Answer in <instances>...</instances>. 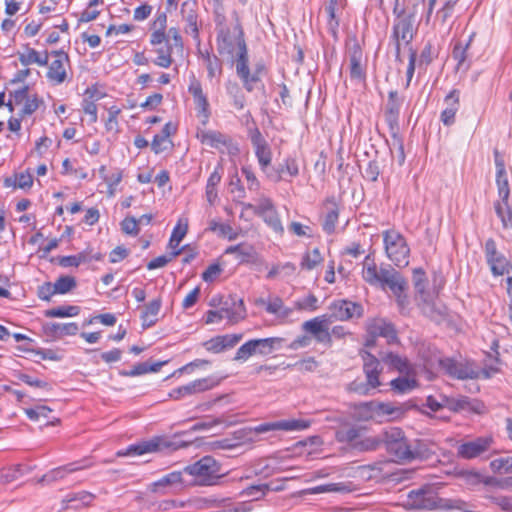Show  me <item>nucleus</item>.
I'll return each mask as SVG.
<instances>
[{
    "label": "nucleus",
    "mask_w": 512,
    "mask_h": 512,
    "mask_svg": "<svg viewBox=\"0 0 512 512\" xmlns=\"http://www.w3.org/2000/svg\"><path fill=\"white\" fill-rule=\"evenodd\" d=\"M234 22L231 27H223L216 36L217 52L227 56L236 63L248 53L244 30L237 12H233Z\"/></svg>",
    "instance_id": "obj_1"
},
{
    "label": "nucleus",
    "mask_w": 512,
    "mask_h": 512,
    "mask_svg": "<svg viewBox=\"0 0 512 512\" xmlns=\"http://www.w3.org/2000/svg\"><path fill=\"white\" fill-rule=\"evenodd\" d=\"M362 278L371 286H379L382 289L399 290V282L404 278L391 265L378 267L371 255H367L363 262Z\"/></svg>",
    "instance_id": "obj_2"
},
{
    "label": "nucleus",
    "mask_w": 512,
    "mask_h": 512,
    "mask_svg": "<svg viewBox=\"0 0 512 512\" xmlns=\"http://www.w3.org/2000/svg\"><path fill=\"white\" fill-rule=\"evenodd\" d=\"M384 445L396 462H411L420 457L421 451L405 437L397 427L384 431Z\"/></svg>",
    "instance_id": "obj_3"
},
{
    "label": "nucleus",
    "mask_w": 512,
    "mask_h": 512,
    "mask_svg": "<svg viewBox=\"0 0 512 512\" xmlns=\"http://www.w3.org/2000/svg\"><path fill=\"white\" fill-rule=\"evenodd\" d=\"M184 472L193 477L197 486H211L221 478V465L212 456H204L184 468Z\"/></svg>",
    "instance_id": "obj_4"
},
{
    "label": "nucleus",
    "mask_w": 512,
    "mask_h": 512,
    "mask_svg": "<svg viewBox=\"0 0 512 512\" xmlns=\"http://www.w3.org/2000/svg\"><path fill=\"white\" fill-rule=\"evenodd\" d=\"M383 242L388 259L397 267L408 266L410 258V247L406 238L395 229H388L383 232Z\"/></svg>",
    "instance_id": "obj_5"
},
{
    "label": "nucleus",
    "mask_w": 512,
    "mask_h": 512,
    "mask_svg": "<svg viewBox=\"0 0 512 512\" xmlns=\"http://www.w3.org/2000/svg\"><path fill=\"white\" fill-rule=\"evenodd\" d=\"M246 210H252L255 215L261 217L265 224L269 226L275 233L282 235L284 227L282 225L278 211L271 198L260 196L256 204L242 203Z\"/></svg>",
    "instance_id": "obj_6"
},
{
    "label": "nucleus",
    "mask_w": 512,
    "mask_h": 512,
    "mask_svg": "<svg viewBox=\"0 0 512 512\" xmlns=\"http://www.w3.org/2000/svg\"><path fill=\"white\" fill-rule=\"evenodd\" d=\"M494 444V438L490 435L476 437L463 441L456 447V455L460 459L472 460L480 457L489 458L488 452Z\"/></svg>",
    "instance_id": "obj_7"
},
{
    "label": "nucleus",
    "mask_w": 512,
    "mask_h": 512,
    "mask_svg": "<svg viewBox=\"0 0 512 512\" xmlns=\"http://www.w3.org/2000/svg\"><path fill=\"white\" fill-rule=\"evenodd\" d=\"M176 445L169 440L166 436H154L148 440L138 442L136 444L128 446L125 450L117 452V456H139L146 453H154L163 451L166 449L175 450Z\"/></svg>",
    "instance_id": "obj_8"
},
{
    "label": "nucleus",
    "mask_w": 512,
    "mask_h": 512,
    "mask_svg": "<svg viewBox=\"0 0 512 512\" xmlns=\"http://www.w3.org/2000/svg\"><path fill=\"white\" fill-rule=\"evenodd\" d=\"M196 137L203 145L217 149L222 153L227 151L229 154L235 155L239 151L233 138L218 130L198 129Z\"/></svg>",
    "instance_id": "obj_9"
},
{
    "label": "nucleus",
    "mask_w": 512,
    "mask_h": 512,
    "mask_svg": "<svg viewBox=\"0 0 512 512\" xmlns=\"http://www.w3.org/2000/svg\"><path fill=\"white\" fill-rule=\"evenodd\" d=\"M349 77L350 80L362 87L367 84V63L364 60L363 50L357 41L348 48Z\"/></svg>",
    "instance_id": "obj_10"
},
{
    "label": "nucleus",
    "mask_w": 512,
    "mask_h": 512,
    "mask_svg": "<svg viewBox=\"0 0 512 512\" xmlns=\"http://www.w3.org/2000/svg\"><path fill=\"white\" fill-rule=\"evenodd\" d=\"M414 17L394 19L391 40L395 45V59L402 62L401 45H408L414 37Z\"/></svg>",
    "instance_id": "obj_11"
},
{
    "label": "nucleus",
    "mask_w": 512,
    "mask_h": 512,
    "mask_svg": "<svg viewBox=\"0 0 512 512\" xmlns=\"http://www.w3.org/2000/svg\"><path fill=\"white\" fill-rule=\"evenodd\" d=\"M236 74L242 82L243 88L251 93L255 89V85L261 82V76L265 72V65L257 63L254 67L253 72L249 68V56L248 53L241 59H236Z\"/></svg>",
    "instance_id": "obj_12"
},
{
    "label": "nucleus",
    "mask_w": 512,
    "mask_h": 512,
    "mask_svg": "<svg viewBox=\"0 0 512 512\" xmlns=\"http://www.w3.org/2000/svg\"><path fill=\"white\" fill-rule=\"evenodd\" d=\"M330 313L327 314L331 322L348 321L363 316V306L350 300L340 299L333 301L329 306Z\"/></svg>",
    "instance_id": "obj_13"
},
{
    "label": "nucleus",
    "mask_w": 512,
    "mask_h": 512,
    "mask_svg": "<svg viewBox=\"0 0 512 512\" xmlns=\"http://www.w3.org/2000/svg\"><path fill=\"white\" fill-rule=\"evenodd\" d=\"M249 138L254 148L255 156L258 160L261 171L266 175L271 169L272 151L257 127L249 130Z\"/></svg>",
    "instance_id": "obj_14"
},
{
    "label": "nucleus",
    "mask_w": 512,
    "mask_h": 512,
    "mask_svg": "<svg viewBox=\"0 0 512 512\" xmlns=\"http://www.w3.org/2000/svg\"><path fill=\"white\" fill-rule=\"evenodd\" d=\"M439 366L446 374L460 380L476 379L480 374V371L474 367L472 362H457L449 357L439 359Z\"/></svg>",
    "instance_id": "obj_15"
},
{
    "label": "nucleus",
    "mask_w": 512,
    "mask_h": 512,
    "mask_svg": "<svg viewBox=\"0 0 512 512\" xmlns=\"http://www.w3.org/2000/svg\"><path fill=\"white\" fill-rule=\"evenodd\" d=\"M246 317V308L242 299L233 302L231 307H222L219 310H209L206 314V323L211 324L227 319L236 324Z\"/></svg>",
    "instance_id": "obj_16"
},
{
    "label": "nucleus",
    "mask_w": 512,
    "mask_h": 512,
    "mask_svg": "<svg viewBox=\"0 0 512 512\" xmlns=\"http://www.w3.org/2000/svg\"><path fill=\"white\" fill-rule=\"evenodd\" d=\"M484 252L487 264L494 276H502L509 272L508 269L511 267V264L506 257L498 251L493 238L486 240Z\"/></svg>",
    "instance_id": "obj_17"
},
{
    "label": "nucleus",
    "mask_w": 512,
    "mask_h": 512,
    "mask_svg": "<svg viewBox=\"0 0 512 512\" xmlns=\"http://www.w3.org/2000/svg\"><path fill=\"white\" fill-rule=\"evenodd\" d=\"M49 55L55 59L49 64L47 79L54 85H60L67 79V67L70 66V59L63 50H54Z\"/></svg>",
    "instance_id": "obj_18"
},
{
    "label": "nucleus",
    "mask_w": 512,
    "mask_h": 512,
    "mask_svg": "<svg viewBox=\"0 0 512 512\" xmlns=\"http://www.w3.org/2000/svg\"><path fill=\"white\" fill-rule=\"evenodd\" d=\"M311 422L305 419H284L275 422L261 423L251 430L256 434L268 433L271 431H301L309 428Z\"/></svg>",
    "instance_id": "obj_19"
},
{
    "label": "nucleus",
    "mask_w": 512,
    "mask_h": 512,
    "mask_svg": "<svg viewBox=\"0 0 512 512\" xmlns=\"http://www.w3.org/2000/svg\"><path fill=\"white\" fill-rule=\"evenodd\" d=\"M92 466L88 459L68 463L48 471L46 474L38 478L37 483L42 485H50L54 482L64 479L68 474L74 473Z\"/></svg>",
    "instance_id": "obj_20"
},
{
    "label": "nucleus",
    "mask_w": 512,
    "mask_h": 512,
    "mask_svg": "<svg viewBox=\"0 0 512 512\" xmlns=\"http://www.w3.org/2000/svg\"><path fill=\"white\" fill-rule=\"evenodd\" d=\"M188 92L193 97L198 114L204 117L203 124H206L210 117V105L200 80L194 74L189 78Z\"/></svg>",
    "instance_id": "obj_21"
},
{
    "label": "nucleus",
    "mask_w": 512,
    "mask_h": 512,
    "mask_svg": "<svg viewBox=\"0 0 512 512\" xmlns=\"http://www.w3.org/2000/svg\"><path fill=\"white\" fill-rule=\"evenodd\" d=\"M181 16L182 20L185 22V33L191 35L192 38L199 43L200 37L196 1L186 0L183 2L181 5Z\"/></svg>",
    "instance_id": "obj_22"
},
{
    "label": "nucleus",
    "mask_w": 512,
    "mask_h": 512,
    "mask_svg": "<svg viewBox=\"0 0 512 512\" xmlns=\"http://www.w3.org/2000/svg\"><path fill=\"white\" fill-rule=\"evenodd\" d=\"M298 175L299 165L297 159L293 156H287L277 167H271L266 177L268 180L278 183L282 180H287L286 176L295 178Z\"/></svg>",
    "instance_id": "obj_23"
},
{
    "label": "nucleus",
    "mask_w": 512,
    "mask_h": 512,
    "mask_svg": "<svg viewBox=\"0 0 512 512\" xmlns=\"http://www.w3.org/2000/svg\"><path fill=\"white\" fill-rule=\"evenodd\" d=\"M359 354L363 360V372L368 385L378 388L381 385L380 374L383 370L380 361L366 350H361Z\"/></svg>",
    "instance_id": "obj_24"
},
{
    "label": "nucleus",
    "mask_w": 512,
    "mask_h": 512,
    "mask_svg": "<svg viewBox=\"0 0 512 512\" xmlns=\"http://www.w3.org/2000/svg\"><path fill=\"white\" fill-rule=\"evenodd\" d=\"M494 162L496 166V187L498 199L510 200V185L507 177V172L505 168V162L500 152L495 149L494 150Z\"/></svg>",
    "instance_id": "obj_25"
},
{
    "label": "nucleus",
    "mask_w": 512,
    "mask_h": 512,
    "mask_svg": "<svg viewBox=\"0 0 512 512\" xmlns=\"http://www.w3.org/2000/svg\"><path fill=\"white\" fill-rule=\"evenodd\" d=\"M367 331L370 336L385 338L388 344L396 343L398 341L397 331L394 324L382 318L373 319L368 324Z\"/></svg>",
    "instance_id": "obj_26"
},
{
    "label": "nucleus",
    "mask_w": 512,
    "mask_h": 512,
    "mask_svg": "<svg viewBox=\"0 0 512 512\" xmlns=\"http://www.w3.org/2000/svg\"><path fill=\"white\" fill-rule=\"evenodd\" d=\"M344 6L339 0H328L324 6L326 14L327 29L334 40L338 39V29L340 25V16Z\"/></svg>",
    "instance_id": "obj_27"
},
{
    "label": "nucleus",
    "mask_w": 512,
    "mask_h": 512,
    "mask_svg": "<svg viewBox=\"0 0 512 512\" xmlns=\"http://www.w3.org/2000/svg\"><path fill=\"white\" fill-rule=\"evenodd\" d=\"M325 214L322 222L323 231L331 235L336 230V225L339 219V205L334 196L327 197L323 203Z\"/></svg>",
    "instance_id": "obj_28"
},
{
    "label": "nucleus",
    "mask_w": 512,
    "mask_h": 512,
    "mask_svg": "<svg viewBox=\"0 0 512 512\" xmlns=\"http://www.w3.org/2000/svg\"><path fill=\"white\" fill-rule=\"evenodd\" d=\"M445 109L441 112L440 120L445 126L455 123V116L460 107V91L451 90L444 98Z\"/></svg>",
    "instance_id": "obj_29"
},
{
    "label": "nucleus",
    "mask_w": 512,
    "mask_h": 512,
    "mask_svg": "<svg viewBox=\"0 0 512 512\" xmlns=\"http://www.w3.org/2000/svg\"><path fill=\"white\" fill-rule=\"evenodd\" d=\"M403 104V98H401L396 90H392L388 93V99L384 110V117L386 123L391 129H394L398 125L400 110Z\"/></svg>",
    "instance_id": "obj_30"
},
{
    "label": "nucleus",
    "mask_w": 512,
    "mask_h": 512,
    "mask_svg": "<svg viewBox=\"0 0 512 512\" xmlns=\"http://www.w3.org/2000/svg\"><path fill=\"white\" fill-rule=\"evenodd\" d=\"M43 333L52 339H59L64 336L76 335L79 331V326L75 322L70 323H55L47 322L42 325Z\"/></svg>",
    "instance_id": "obj_31"
},
{
    "label": "nucleus",
    "mask_w": 512,
    "mask_h": 512,
    "mask_svg": "<svg viewBox=\"0 0 512 512\" xmlns=\"http://www.w3.org/2000/svg\"><path fill=\"white\" fill-rule=\"evenodd\" d=\"M150 44L158 46L167 42V14L166 12H157L155 19L150 24Z\"/></svg>",
    "instance_id": "obj_32"
},
{
    "label": "nucleus",
    "mask_w": 512,
    "mask_h": 512,
    "mask_svg": "<svg viewBox=\"0 0 512 512\" xmlns=\"http://www.w3.org/2000/svg\"><path fill=\"white\" fill-rule=\"evenodd\" d=\"M200 56L205 64L207 69V77L209 80L214 78L220 79L223 74V62L222 60L215 54L210 53L209 51H199Z\"/></svg>",
    "instance_id": "obj_33"
},
{
    "label": "nucleus",
    "mask_w": 512,
    "mask_h": 512,
    "mask_svg": "<svg viewBox=\"0 0 512 512\" xmlns=\"http://www.w3.org/2000/svg\"><path fill=\"white\" fill-rule=\"evenodd\" d=\"M18 59L23 66L31 64H37L39 66H47L49 61V52L44 51L42 53L36 51L29 46H25L23 53L18 54Z\"/></svg>",
    "instance_id": "obj_34"
},
{
    "label": "nucleus",
    "mask_w": 512,
    "mask_h": 512,
    "mask_svg": "<svg viewBox=\"0 0 512 512\" xmlns=\"http://www.w3.org/2000/svg\"><path fill=\"white\" fill-rule=\"evenodd\" d=\"M162 300L160 297L151 300L146 304L144 310L141 313V320L143 328H150L158 321L157 315L160 312Z\"/></svg>",
    "instance_id": "obj_35"
},
{
    "label": "nucleus",
    "mask_w": 512,
    "mask_h": 512,
    "mask_svg": "<svg viewBox=\"0 0 512 512\" xmlns=\"http://www.w3.org/2000/svg\"><path fill=\"white\" fill-rule=\"evenodd\" d=\"M377 421L394 420L403 416L405 410L402 406H395L392 403L376 401Z\"/></svg>",
    "instance_id": "obj_36"
},
{
    "label": "nucleus",
    "mask_w": 512,
    "mask_h": 512,
    "mask_svg": "<svg viewBox=\"0 0 512 512\" xmlns=\"http://www.w3.org/2000/svg\"><path fill=\"white\" fill-rule=\"evenodd\" d=\"M53 410L46 405H36L33 408L25 409L26 416L32 421H39L41 419H46L45 425H57L60 420L56 417H49V414L52 413Z\"/></svg>",
    "instance_id": "obj_37"
},
{
    "label": "nucleus",
    "mask_w": 512,
    "mask_h": 512,
    "mask_svg": "<svg viewBox=\"0 0 512 512\" xmlns=\"http://www.w3.org/2000/svg\"><path fill=\"white\" fill-rule=\"evenodd\" d=\"M390 389L394 394L403 395L410 393L418 387V381L415 377L399 376L389 383Z\"/></svg>",
    "instance_id": "obj_38"
},
{
    "label": "nucleus",
    "mask_w": 512,
    "mask_h": 512,
    "mask_svg": "<svg viewBox=\"0 0 512 512\" xmlns=\"http://www.w3.org/2000/svg\"><path fill=\"white\" fill-rule=\"evenodd\" d=\"M494 210L504 229L512 228V205L510 200L498 199L494 202Z\"/></svg>",
    "instance_id": "obj_39"
},
{
    "label": "nucleus",
    "mask_w": 512,
    "mask_h": 512,
    "mask_svg": "<svg viewBox=\"0 0 512 512\" xmlns=\"http://www.w3.org/2000/svg\"><path fill=\"white\" fill-rule=\"evenodd\" d=\"M418 306L422 314L434 322L440 323L446 317V308L437 306L434 302L424 299Z\"/></svg>",
    "instance_id": "obj_40"
},
{
    "label": "nucleus",
    "mask_w": 512,
    "mask_h": 512,
    "mask_svg": "<svg viewBox=\"0 0 512 512\" xmlns=\"http://www.w3.org/2000/svg\"><path fill=\"white\" fill-rule=\"evenodd\" d=\"M94 494L88 491H79L74 493H69L62 500L63 504H66L67 507L72 508H80L82 506H88L94 500Z\"/></svg>",
    "instance_id": "obj_41"
},
{
    "label": "nucleus",
    "mask_w": 512,
    "mask_h": 512,
    "mask_svg": "<svg viewBox=\"0 0 512 512\" xmlns=\"http://www.w3.org/2000/svg\"><path fill=\"white\" fill-rule=\"evenodd\" d=\"M225 90L232 100V105L237 110H243L246 104V97L240 85L236 81L228 80L225 83Z\"/></svg>",
    "instance_id": "obj_42"
},
{
    "label": "nucleus",
    "mask_w": 512,
    "mask_h": 512,
    "mask_svg": "<svg viewBox=\"0 0 512 512\" xmlns=\"http://www.w3.org/2000/svg\"><path fill=\"white\" fill-rule=\"evenodd\" d=\"M253 340L255 344L256 355L261 356H267L271 354L273 351L278 349L284 341L279 337L260 338Z\"/></svg>",
    "instance_id": "obj_43"
},
{
    "label": "nucleus",
    "mask_w": 512,
    "mask_h": 512,
    "mask_svg": "<svg viewBox=\"0 0 512 512\" xmlns=\"http://www.w3.org/2000/svg\"><path fill=\"white\" fill-rule=\"evenodd\" d=\"M330 324H332V322L327 316V314H323L311 320L305 321L302 324V329L305 332L310 333L312 336H314L328 329Z\"/></svg>",
    "instance_id": "obj_44"
},
{
    "label": "nucleus",
    "mask_w": 512,
    "mask_h": 512,
    "mask_svg": "<svg viewBox=\"0 0 512 512\" xmlns=\"http://www.w3.org/2000/svg\"><path fill=\"white\" fill-rule=\"evenodd\" d=\"M165 43L166 44L164 46L157 47L154 50L156 57L152 62L160 68H169L174 62L172 57L173 45L168 43V41Z\"/></svg>",
    "instance_id": "obj_45"
},
{
    "label": "nucleus",
    "mask_w": 512,
    "mask_h": 512,
    "mask_svg": "<svg viewBox=\"0 0 512 512\" xmlns=\"http://www.w3.org/2000/svg\"><path fill=\"white\" fill-rule=\"evenodd\" d=\"M354 414L361 421L377 420L376 400L356 404Z\"/></svg>",
    "instance_id": "obj_46"
},
{
    "label": "nucleus",
    "mask_w": 512,
    "mask_h": 512,
    "mask_svg": "<svg viewBox=\"0 0 512 512\" xmlns=\"http://www.w3.org/2000/svg\"><path fill=\"white\" fill-rule=\"evenodd\" d=\"M384 444V431L377 436L360 437L354 444V448L359 451H375Z\"/></svg>",
    "instance_id": "obj_47"
},
{
    "label": "nucleus",
    "mask_w": 512,
    "mask_h": 512,
    "mask_svg": "<svg viewBox=\"0 0 512 512\" xmlns=\"http://www.w3.org/2000/svg\"><path fill=\"white\" fill-rule=\"evenodd\" d=\"M175 484H182V472L173 471L169 474L164 475L159 480L153 482L150 486L152 492L158 493L161 488L172 486Z\"/></svg>",
    "instance_id": "obj_48"
},
{
    "label": "nucleus",
    "mask_w": 512,
    "mask_h": 512,
    "mask_svg": "<svg viewBox=\"0 0 512 512\" xmlns=\"http://www.w3.org/2000/svg\"><path fill=\"white\" fill-rule=\"evenodd\" d=\"M80 313V307L76 305H64L54 307L44 311V315L47 318H65L74 317Z\"/></svg>",
    "instance_id": "obj_49"
},
{
    "label": "nucleus",
    "mask_w": 512,
    "mask_h": 512,
    "mask_svg": "<svg viewBox=\"0 0 512 512\" xmlns=\"http://www.w3.org/2000/svg\"><path fill=\"white\" fill-rule=\"evenodd\" d=\"M382 361L390 368L397 370L400 373H406L410 369V365L406 358H402L398 354L389 352L382 357Z\"/></svg>",
    "instance_id": "obj_50"
},
{
    "label": "nucleus",
    "mask_w": 512,
    "mask_h": 512,
    "mask_svg": "<svg viewBox=\"0 0 512 512\" xmlns=\"http://www.w3.org/2000/svg\"><path fill=\"white\" fill-rule=\"evenodd\" d=\"M363 431V428L352 426L337 431L336 439L339 442L348 443L354 448V444L358 442L359 438L362 436Z\"/></svg>",
    "instance_id": "obj_51"
},
{
    "label": "nucleus",
    "mask_w": 512,
    "mask_h": 512,
    "mask_svg": "<svg viewBox=\"0 0 512 512\" xmlns=\"http://www.w3.org/2000/svg\"><path fill=\"white\" fill-rule=\"evenodd\" d=\"M472 42V37H469V39L465 42L458 40L455 42L453 50H452V57L457 62V68L460 69L467 59V51L470 47V44Z\"/></svg>",
    "instance_id": "obj_52"
},
{
    "label": "nucleus",
    "mask_w": 512,
    "mask_h": 512,
    "mask_svg": "<svg viewBox=\"0 0 512 512\" xmlns=\"http://www.w3.org/2000/svg\"><path fill=\"white\" fill-rule=\"evenodd\" d=\"M222 378L215 376H208L200 379H196L191 383L195 394L202 393L217 387L221 383Z\"/></svg>",
    "instance_id": "obj_53"
},
{
    "label": "nucleus",
    "mask_w": 512,
    "mask_h": 512,
    "mask_svg": "<svg viewBox=\"0 0 512 512\" xmlns=\"http://www.w3.org/2000/svg\"><path fill=\"white\" fill-rule=\"evenodd\" d=\"M461 476L465 483L471 486H476L480 483H484L485 485H492L495 481L494 477L483 476L481 473L474 470L464 471L462 472Z\"/></svg>",
    "instance_id": "obj_54"
},
{
    "label": "nucleus",
    "mask_w": 512,
    "mask_h": 512,
    "mask_svg": "<svg viewBox=\"0 0 512 512\" xmlns=\"http://www.w3.org/2000/svg\"><path fill=\"white\" fill-rule=\"evenodd\" d=\"M107 169L105 166H101L99 169V174L101 178L104 180V182L108 186V191L110 195L114 194L115 187L121 182L122 180V171L119 169H116L114 172L107 174Z\"/></svg>",
    "instance_id": "obj_55"
},
{
    "label": "nucleus",
    "mask_w": 512,
    "mask_h": 512,
    "mask_svg": "<svg viewBox=\"0 0 512 512\" xmlns=\"http://www.w3.org/2000/svg\"><path fill=\"white\" fill-rule=\"evenodd\" d=\"M408 498L411 505L418 509L428 508L431 505V501L427 498V492L424 489L410 491Z\"/></svg>",
    "instance_id": "obj_56"
},
{
    "label": "nucleus",
    "mask_w": 512,
    "mask_h": 512,
    "mask_svg": "<svg viewBox=\"0 0 512 512\" xmlns=\"http://www.w3.org/2000/svg\"><path fill=\"white\" fill-rule=\"evenodd\" d=\"M399 286H400L399 290L395 288L394 290H391V292L396 297V302L400 308V312L404 313V311L407 309V307L409 305V299L406 294V290L408 289L407 280L405 278H403L399 282Z\"/></svg>",
    "instance_id": "obj_57"
},
{
    "label": "nucleus",
    "mask_w": 512,
    "mask_h": 512,
    "mask_svg": "<svg viewBox=\"0 0 512 512\" xmlns=\"http://www.w3.org/2000/svg\"><path fill=\"white\" fill-rule=\"evenodd\" d=\"M322 260L323 258L321 256L320 250L318 248H314L312 251H309L303 255L300 265L302 269L312 270L318 264H320Z\"/></svg>",
    "instance_id": "obj_58"
},
{
    "label": "nucleus",
    "mask_w": 512,
    "mask_h": 512,
    "mask_svg": "<svg viewBox=\"0 0 512 512\" xmlns=\"http://www.w3.org/2000/svg\"><path fill=\"white\" fill-rule=\"evenodd\" d=\"M445 405L453 411L471 410L474 409L471 405L470 399L466 396L459 398L445 397Z\"/></svg>",
    "instance_id": "obj_59"
},
{
    "label": "nucleus",
    "mask_w": 512,
    "mask_h": 512,
    "mask_svg": "<svg viewBox=\"0 0 512 512\" xmlns=\"http://www.w3.org/2000/svg\"><path fill=\"white\" fill-rule=\"evenodd\" d=\"M54 286L57 294H66L76 288L77 281L73 276L63 275L54 282Z\"/></svg>",
    "instance_id": "obj_60"
},
{
    "label": "nucleus",
    "mask_w": 512,
    "mask_h": 512,
    "mask_svg": "<svg viewBox=\"0 0 512 512\" xmlns=\"http://www.w3.org/2000/svg\"><path fill=\"white\" fill-rule=\"evenodd\" d=\"M489 466L494 473H512V456L494 459Z\"/></svg>",
    "instance_id": "obj_61"
},
{
    "label": "nucleus",
    "mask_w": 512,
    "mask_h": 512,
    "mask_svg": "<svg viewBox=\"0 0 512 512\" xmlns=\"http://www.w3.org/2000/svg\"><path fill=\"white\" fill-rule=\"evenodd\" d=\"M256 355V349L254 340H248L244 344H242L236 351L234 360L244 362L248 360L251 356Z\"/></svg>",
    "instance_id": "obj_62"
},
{
    "label": "nucleus",
    "mask_w": 512,
    "mask_h": 512,
    "mask_svg": "<svg viewBox=\"0 0 512 512\" xmlns=\"http://www.w3.org/2000/svg\"><path fill=\"white\" fill-rule=\"evenodd\" d=\"M182 250H183V248L174 250L169 255H161V256H158V257L152 259L151 261L148 262L147 269L154 270L157 268L164 267L169 262H171L175 257L180 255Z\"/></svg>",
    "instance_id": "obj_63"
},
{
    "label": "nucleus",
    "mask_w": 512,
    "mask_h": 512,
    "mask_svg": "<svg viewBox=\"0 0 512 512\" xmlns=\"http://www.w3.org/2000/svg\"><path fill=\"white\" fill-rule=\"evenodd\" d=\"M187 231H188L187 222H185L182 225L181 220H179L177 225L174 227L171 237H170V240H169V246L173 249V251L177 250L176 247L179 245V243L185 237Z\"/></svg>",
    "instance_id": "obj_64"
}]
</instances>
